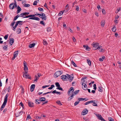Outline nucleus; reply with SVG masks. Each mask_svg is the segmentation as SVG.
<instances>
[{
  "label": "nucleus",
  "instance_id": "obj_1",
  "mask_svg": "<svg viewBox=\"0 0 121 121\" xmlns=\"http://www.w3.org/2000/svg\"><path fill=\"white\" fill-rule=\"evenodd\" d=\"M91 45L95 48L94 50H95L97 49L99 50L102 47V46L99 45V43L96 42H93L92 43Z\"/></svg>",
  "mask_w": 121,
  "mask_h": 121
},
{
  "label": "nucleus",
  "instance_id": "obj_2",
  "mask_svg": "<svg viewBox=\"0 0 121 121\" xmlns=\"http://www.w3.org/2000/svg\"><path fill=\"white\" fill-rule=\"evenodd\" d=\"M24 65V72H25L26 73H27L28 72V64L25 61L23 62Z\"/></svg>",
  "mask_w": 121,
  "mask_h": 121
},
{
  "label": "nucleus",
  "instance_id": "obj_3",
  "mask_svg": "<svg viewBox=\"0 0 121 121\" xmlns=\"http://www.w3.org/2000/svg\"><path fill=\"white\" fill-rule=\"evenodd\" d=\"M63 73L62 71H58L56 72L54 75V76L55 78H57L58 76L60 75Z\"/></svg>",
  "mask_w": 121,
  "mask_h": 121
},
{
  "label": "nucleus",
  "instance_id": "obj_4",
  "mask_svg": "<svg viewBox=\"0 0 121 121\" xmlns=\"http://www.w3.org/2000/svg\"><path fill=\"white\" fill-rule=\"evenodd\" d=\"M41 16H39V17L42 18V20H45L47 19V17L45 14L44 13H42L41 14Z\"/></svg>",
  "mask_w": 121,
  "mask_h": 121
},
{
  "label": "nucleus",
  "instance_id": "obj_5",
  "mask_svg": "<svg viewBox=\"0 0 121 121\" xmlns=\"http://www.w3.org/2000/svg\"><path fill=\"white\" fill-rule=\"evenodd\" d=\"M28 72L27 73H26L25 72H24V73L23 74V77L25 78L26 79H31V77L30 76V75L27 74Z\"/></svg>",
  "mask_w": 121,
  "mask_h": 121
},
{
  "label": "nucleus",
  "instance_id": "obj_6",
  "mask_svg": "<svg viewBox=\"0 0 121 121\" xmlns=\"http://www.w3.org/2000/svg\"><path fill=\"white\" fill-rule=\"evenodd\" d=\"M22 22V21H18L16 23V24L15 26L14 27H13V28L12 29L14 31H15L16 30V28L18 26V25L20 22Z\"/></svg>",
  "mask_w": 121,
  "mask_h": 121
},
{
  "label": "nucleus",
  "instance_id": "obj_7",
  "mask_svg": "<svg viewBox=\"0 0 121 121\" xmlns=\"http://www.w3.org/2000/svg\"><path fill=\"white\" fill-rule=\"evenodd\" d=\"M18 53V51H15L14 53L13 56L12 58V60H14L15 59V58L17 56Z\"/></svg>",
  "mask_w": 121,
  "mask_h": 121
},
{
  "label": "nucleus",
  "instance_id": "obj_8",
  "mask_svg": "<svg viewBox=\"0 0 121 121\" xmlns=\"http://www.w3.org/2000/svg\"><path fill=\"white\" fill-rule=\"evenodd\" d=\"M88 112V110L87 109L85 108L83 110L82 112V114L83 115H86Z\"/></svg>",
  "mask_w": 121,
  "mask_h": 121
},
{
  "label": "nucleus",
  "instance_id": "obj_9",
  "mask_svg": "<svg viewBox=\"0 0 121 121\" xmlns=\"http://www.w3.org/2000/svg\"><path fill=\"white\" fill-rule=\"evenodd\" d=\"M67 75L68 76V78L69 79V81L71 82L73 78V77L71 76V75H69L68 74H67Z\"/></svg>",
  "mask_w": 121,
  "mask_h": 121
},
{
  "label": "nucleus",
  "instance_id": "obj_10",
  "mask_svg": "<svg viewBox=\"0 0 121 121\" xmlns=\"http://www.w3.org/2000/svg\"><path fill=\"white\" fill-rule=\"evenodd\" d=\"M67 78H68L67 75L66 76L65 75H63L61 77V79L63 80V81H66Z\"/></svg>",
  "mask_w": 121,
  "mask_h": 121
},
{
  "label": "nucleus",
  "instance_id": "obj_11",
  "mask_svg": "<svg viewBox=\"0 0 121 121\" xmlns=\"http://www.w3.org/2000/svg\"><path fill=\"white\" fill-rule=\"evenodd\" d=\"M74 89L73 88V87H71L68 90V94H70V92H71V93H72L74 91Z\"/></svg>",
  "mask_w": 121,
  "mask_h": 121
},
{
  "label": "nucleus",
  "instance_id": "obj_12",
  "mask_svg": "<svg viewBox=\"0 0 121 121\" xmlns=\"http://www.w3.org/2000/svg\"><path fill=\"white\" fill-rule=\"evenodd\" d=\"M22 113L23 112L22 111L16 112L15 113V116L16 117H18L20 115H22Z\"/></svg>",
  "mask_w": 121,
  "mask_h": 121
},
{
  "label": "nucleus",
  "instance_id": "obj_13",
  "mask_svg": "<svg viewBox=\"0 0 121 121\" xmlns=\"http://www.w3.org/2000/svg\"><path fill=\"white\" fill-rule=\"evenodd\" d=\"M9 96V94H6V95H5V96L4 97V102L7 103L8 100V97Z\"/></svg>",
  "mask_w": 121,
  "mask_h": 121
},
{
  "label": "nucleus",
  "instance_id": "obj_14",
  "mask_svg": "<svg viewBox=\"0 0 121 121\" xmlns=\"http://www.w3.org/2000/svg\"><path fill=\"white\" fill-rule=\"evenodd\" d=\"M82 88L83 89L85 90H86L87 89V86L86 85V84H82Z\"/></svg>",
  "mask_w": 121,
  "mask_h": 121
},
{
  "label": "nucleus",
  "instance_id": "obj_15",
  "mask_svg": "<svg viewBox=\"0 0 121 121\" xmlns=\"http://www.w3.org/2000/svg\"><path fill=\"white\" fill-rule=\"evenodd\" d=\"M28 19H32L37 21H39L40 19L38 17H34V18H30Z\"/></svg>",
  "mask_w": 121,
  "mask_h": 121
},
{
  "label": "nucleus",
  "instance_id": "obj_16",
  "mask_svg": "<svg viewBox=\"0 0 121 121\" xmlns=\"http://www.w3.org/2000/svg\"><path fill=\"white\" fill-rule=\"evenodd\" d=\"M35 84L32 85L30 86V90L31 92L33 91L35 88Z\"/></svg>",
  "mask_w": 121,
  "mask_h": 121
},
{
  "label": "nucleus",
  "instance_id": "obj_17",
  "mask_svg": "<svg viewBox=\"0 0 121 121\" xmlns=\"http://www.w3.org/2000/svg\"><path fill=\"white\" fill-rule=\"evenodd\" d=\"M9 8L11 9H13L14 7V6L13 3H11L9 6Z\"/></svg>",
  "mask_w": 121,
  "mask_h": 121
},
{
  "label": "nucleus",
  "instance_id": "obj_18",
  "mask_svg": "<svg viewBox=\"0 0 121 121\" xmlns=\"http://www.w3.org/2000/svg\"><path fill=\"white\" fill-rule=\"evenodd\" d=\"M17 10L16 13L17 14H18L21 11L22 9L19 5H18L17 8Z\"/></svg>",
  "mask_w": 121,
  "mask_h": 121
},
{
  "label": "nucleus",
  "instance_id": "obj_19",
  "mask_svg": "<svg viewBox=\"0 0 121 121\" xmlns=\"http://www.w3.org/2000/svg\"><path fill=\"white\" fill-rule=\"evenodd\" d=\"M14 39L13 38H11L10 39V40L9 41V43L10 44V45H12L14 42Z\"/></svg>",
  "mask_w": 121,
  "mask_h": 121
},
{
  "label": "nucleus",
  "instance_id": "obj_20",
  "mask_svg": "<svg viewBox=\"0 0 121 121\" xmlns=\"http://www.w3.org/2000/svg\"><path fill=\"white\" fill-rule=\"evenodd\" d=\"M83 47L84 48H86V50L89 51L90 49V48L88 46L84 45H83Z\"/></svg>",
  "mask_w": 121,
  "mask_h": 121
},
{
  "label": "nucleus",
  "instance_id": "obj_21",
  "mask_svg": "<svg viewBox=\"0 0 121 121\" xmlns=\"http://www.w3.org/2000/svg\"><path fill=\"white\" fill-rule=\"evenodd\" d=\"M28 105L30 107H33L34 106V104L32 102H28Z\"/></svg>",
  "mask_w": 121,
  "mask_h": 121
},
{
  "label": "nucleus",
  "instance_id": "obj_22",
  "mask_svg": "<svg viewBox=\"0 0 121 121\" xmlns=\"http://www.w3.org/2000/svg\"><path fill=\"white\" fill-rule=\"evenodd\" d=\"M52 93L53 94H55V93H56L57 94L59 95L61 94V93L60 92L56 91V90L53 91L52 92Z\"/></svg>",
  "mask_w": 121,
  "mask_h": 121
},
{
  "label": "nucleus",
  "instance_id": "obj_23",
  "mask_svg": "<svg viewBox=\"0 0 121 121\" xmlns=\"http://www.w3.org/2000/svg\"><path fill=\"white\" fill-rule=\"evenodd\" d=\"M105 23V21L104 20H102L101 22V26L103 27Z\"/></svg>",
  "mask_w": 121,
  "mask_h": 121
},
{
  "label": "nucleus",
  "instance_id": "obj_24",
  "mask_svg": "<svg viewBox=\"0 0 121 121\" xmlns=\"http://www.w3.org/2000/svg\"><path fill=\"white\" fill-rule=\"evenodd\" d=\"M103 88L101 87H98V90L100 92H102L103 91Z\"/></svg>",
  "mask_w": 121,
  "mask_h": 121
},
{
  "label": "nucleus",
  "instance_id": "obj_25",
  "mask_svg": "<svg viewBox=\"0 0 121 121\" xmlns=\"http://www.w3.org/2000/svg\"><path fill=\"white\" fill-rule=\"evenodd\" d=\"M65 10H63V11H61L58 14V16H61L63 14V13L65 11Z\"/></svg>",
  "mask_w": 121,
  "mask_h": 121
},
{
  "label": "nucleus",
  "instance_id": "obj_26",
  "mask_svg": "<svg viewBox=\"0 0 121 121\" xmlns=\"http://www.w3.org/2000/svg\"><path fill=\"white\" fill-rule=\"evenodd\" d=\"M46 99L44 97H41L39 99V101H43L45 100Z\"/></svg>",
  "mask_w": 121,
  "mask_h": 121
},
{
  "label": "nucleus",
  "instance_id": "obj_27",
  "mask_svg": "<svg viewBox=\"0 0 121 121\" xmlns=\"http://www.w3.org/2000/svg\"><path fill=\"white\" fill-rule=\"evenodd\" d=\"M39 78L38 76L37 75H35V79L34 80V81L35 82L36 81V82H37V80L39 79Z\"/></svg>",
  "mask_w": 121,
  "mask_h": 121
},
{
  "label": "nucleus",
  "instance_id": "obj_28",
  "mask_svg": "<svg viewBox=\"0 0 121 121\" xmlns=\"http://www.w3.org/2000/svg\"><path fill=\"white\" fill-rule=\"evenodd\" d=\"M35 45V43H34L30 44L29 46L30 48H31L34 47Z\"/></svg>",
  "mask_w": 121,
  "mask_h": 121
},
{
  "label": "nucleus",
  "instance_id": "obj_29",
  "mask_svg": "<svg viewBox=\"0 0 121 121\" xmlns=\"http://www.w3.org/2000/svg\"><path fill=\"white\" fill-rule=\"evenodd\" d=\"M105 58V57L104 56H103L102 58H100L99 59V60L100 61H102Z\"/></svg>",
  "mask_w": 121,
  "mask_h": 121
},
{
  "label": "nucleus",
  "instance_id": "obj_30",
  "mask_svg": "<svg viewBox=\"0 0 121 121\" xmlns=\"http://www.w3.org/2000/svg\"><path fill=\"white\" fill-rule=\"evenodd\" d=\"M35 103L37 104H39L40 103L39 102L40 101L38 99H35Z\"/></svg>",
  "mask_w": 121,
  "mask_h": 121
},
{
  "label": "nucleus",
  "instance_id": "obj_31",
  "mask_svg": "<svg viewBox=\"0 0 121 121\" xmlns=\"http://www.w3.org/2000/svg\"><path fill=\"white\" fill-rule=\"evenodd\" d=\"M56 103L60 106H61L62 105V104L61 102L59 100H58L56 101Z\"/></svg>",
  "mask_w": 121,
  "mask_h": 121
},
{
  "label": "nucleus",
  "instance_id": "obj_32",
  "mask_svg": "<svg viewBox=\"0 0 121 121\" xmlns=\"http://www.w3.org/2000/svg\"><path fill=\"white\" fill-rule=\"evenodd\" d=\"M23 5L25 7H30V5L28 4H25V3L23 4Z\"/></svg>",
  "mask_w": 121,
  "mask_h": 121
},
{
  "label": "nucleus",
  "instance_id": "obj_33",
  "mask_svg": "<svg viewBox=\"0 0 121 121\" xmlns=\"http://www.w3.org/2000/svg\"><path fill=\"white\" fill-rule=\"evenodd\" d=\"M116 30V28L115 26L113 27L112 29V31L114 32H115Z\"/></svg>",
  "mask_w": 121,
  "mask_h": 121
},
{
  "label": "nucleus",
  "instance_id": "obj_34",
  "mask_svg": "<svg viewBox=\"0 0 121 121\" xmlns=\"http://www.w3.org/2000/svg\"><path fill=\"white\" fill-rule=\"evenodd\" d=\"M87 63L88 65H90L91 66V61L89 59H87Z\"/></svg>",
  "mask_w": 121,
  "mask_h": 121
},
{
  "label": "nucleus",
  "instance_id": "obj_35",
  "mask_svg": "<svg viewBox=\"0 0 121 121\" xmlns=\"http://www.w3.org/2000/svg\"><path fill=\"white\" fill-rule=\"evenodd\" d=\"M6 103H7L4 102L3 104L2 105L1 107L4 108L5 106Z\"/></svg>",
  "mask_w": 121,
  "mask_h": 121
},
{
  "label": "nucleus",
  "instance_id": "obj_36",
  "mask_svg": "<svg viewBox=\"0 0 121 121\" xmlns=\"http://www.w3.org/2000/svg\"><path fill=\"white\" fill-rule=\"evenodd\" d=\"M43 43L44 45H46L48 43L46 41L45 39H43Z\"/></svg>",
  "mask_w": 121,
  "mask_h": 121
},
{
  "label": "nucleus",
  "instance_id": "obj_37",
  "mask_svg": "<svg viewBox=\"0 0 121 121\" xmlns=\"http://www.w3.org/2000/svg\"><path fill=\"white\" fill-rule=\"evenodd\" d=\"M19 16H20L19 15H17L16 16L14 17L13 20L15 21L16 20Z\"/></svg>",
  "mask_w": 121,
  "mask_h": 121
},
{
  "label": "nucleus",
  "instance_id": "obj_38",
  "mask_svg": "<svg viewBox=\"0 0 121 121\" xmlns=\"http://www.w3.org/2000/svg\"><path fill=\"white\" fill-rule=\"evenodd\" d=\"M79 91V90H77L75 91L73 93L75 95L78 93Z\"/></svg>",
  "mask_w": 121,
  "mask_h": 121
},
{
  "label": "nucleus",
  "instance_id": "obj_39",
  "mask_svg": "<svg viewBox=\"0 0 121 121\" xmlns=\"http://www.w3.org/2000/svg\"><path fill=\"white\" fill-rule=\"evenodd\" d=\"M38 9L39 11H41V12L42 13H43V9L42 8H41L40 7H39L38 8Z\"/></svg>",
  "mask_w": 121,
  "mask_h": 121
},
{
  "label": "nucleus",
  "instance_id": "obj_40",
  "mask_svg": "<svg viewBox=\"0 0 121 121\" xmlns=\"http://www.w3.org/2000/svg\"><path fill=\"white\" fill-rule=\"evenodd\" d=\"M4 46L3 47V49L5 50H6V49L8 47V45H4Z\"/></svg>",
  "mask_w": 121,
  "mask_h": 121
},
{
  "label": "nucleus",
  "instance_id": "obj_41",
  "mask_svg": "<svg viewBox=\"0 0 121 121\" xmlns=\"http://www.w3.org/2000/svg\"><path fill=\"white\" fill-rule=\"evenodd\" d=\"M55 86L54 85H51V87H49L48 88V89H52L53 87H54Z\"/></svg>",
  "mask_w": 121,
  "mask_h": 121
},
{
  "label": "nucleus",
  "instance_id": "obj_42",
  "mask_svg": "<svg viewBox=\"0 0 121 121\" xmlns=\"http://www.w3.org/2000/svg\"><path fill=\"white\" fill-rule=\"evenodd\" d=\"M55 85H56V86L57 87H58L60 86V85L59 83L58 82L56 83H55Z\"/></svg>",
  "mask_w": 121,
  "mask_h": 121
},
{
  "label": "nucleus",
  "instance_id": "obj_43",
  "mask_svg": "<svg viewBox=\"0 0 121 121\" xmlns=\"http://www.w3.org/2000/svg\"><path fill=\"white\" fill-rule=\"evenodd\" d=\"M32 16V15H28L27 16H23V18H28V17H30V16Z\"/></svg>",
  "mask_w": 121,
  "mask_h": 121
},
{
  "label": "nucleus",
  "instance_id": "obj_44",
  "mask_svg": "<svg viewBox=\"0 0 121 121\" xmlns=\"http://www.w3.org/2000/svg\"><path fill=\"white\" fill-rule=\"evenodd\" d=\"M108 119L110 121H114V119L110 117H108Z\"/></svg>",
  "mask_w": 121,
  "mask_h": 121
},
{
  "label": "nucleus",
  "instance_id": "obj_45",
  "mask_svg": "<svg viewBox=\"0 0 121 121\" xmlns=\"http://www.w3.org/2000/svg\"><path fill=\"white\" fill-rule=\"evenodd\" d=\"M93 105L94 106H97V104L95 102H94L93 101Z\"/></svg>",
  "mask_w": 121,
  "mask_h": 121
},
{
  "label": "nucleus",
  "instance_id": "obj_46",
  "mask_svg": "<svg viewBox=\"0 0 121 121\" xmlns=\"http://www.w3.org/2000/svg\"><path fill=\"white\" fill-rule=\"evenodd\" d=\"M29 14V13L28 12L26 13H23V16H26L28 15Z\"/></svg>",
  "mask_w": 121,
  "mask_h": 121
},
{
  "label": "nucleus",
  "instance_id": "obj_47",
  "mask_svg": "<svg viewBox=\"0 0 121 121\" xmlns=\"http://www.w3.org/2000/svg\"><path fill=\"white\" fill-rule=\"evenodd\" d=\"M15 22L13 21L12 22V23L11 24L10 26H12V28L13 27V26L14 24L15 23Z\"/></svg>",
  "mask_w": 121,
  "mask_h": 121
},
{
  "label": "nucleus",
  "instance_id": "obj_48",
  "mask_svg": "<svg viewBox=\"0 0 121 121\" xmlns=\"http://www.w3.org/2000/svg\"><path fill=\"white\" fill-rule=\"evenodd\" d=\"M72 63L73 65L75 67H77L75 63L73 61H72Z\"/></svg>",
  "mask_w": 121,
  "mask_h": 121
},
{
  "label": "nucleus",
  "instance_id": "obj_49",
  "mask_svg": "<svg viewBox=\"0 0 121 121\" xmlns=\"http://www.w3.org/2000/svg\"><path fill=\"white\" fill-rule=\"evenodd\" d=\"M78 100H79V101H83L85 100V99H84V98H79L78 99Z\"/></svg>",
  "mask_w": 121,
  "mask_h": 121
},
{
  "label": "nucleus",
  "instance_id": "obj_50",
  "mask_svg": "<svg viewBox=\"0 0 121 121\" xmlns=\"http://www.w3.org/2000/svg\"><path fill=\"white\" fill-rule=\"evenodd\" d=\"M79 101H76L75 102L74 104V105L75 106L78 104L79 103Z\"/></svg>",
  "mask_w": 121,
  "mask_h": 121
},
{
  "label": "nucleus",
  "instance_id": "obj_51",
  "mask_svg": "<svg viewBox=\"0 0 121 121\" xmlns=\"http://www.w3.org/2000/svg\"><path fill=\"white\" fill-rule=\"evenodd\" d=\"M37 1H35L33 3V5H36L37 4Z\"/></svg>",
  "mask_w": 121,
  "mask_h": 121
},
{
  "label": "nucleus",
  "instance_id": "obj_52",
  "mask_svg": "<svg viewBox=\"0 0 121 121\" xmlns=\"http://www.w3.org/2000/svg\"><path fill=\"white\" fill-rule=\"evenodd\" d=\"M56 89H58L60 90H61L62 91H63V89L60 86L58 87H57Z\"/></svg>",
  "mask_w": 121,
  "mask_h": 121
},
{
  "label": "nucleus",
  "instance_id": "obj_53",
  "mask_svg": "<svg viewBox=\"0 0 121 121\" xmlns=\"http://www.w3.org/2000/svg\"><path fill=\"white\" fill-rule=\"evenodd\" d=\"M40 23L41 24L44 25V22L43 21H40Z\"/></svg>",
  "mask_w": 121,
  "mask_h": 121
},
{
  "label": "nucleus",
  "instance_id": "obj_54",
  "mask_svg": "<svg viewBox=\"0 0 121 121\" xmlns=\"http://www.w3.org/2000/svg\"><path fill=\"white\" fill-rule=\"evenodd\" d=\"M51 30V28L50 27L48 28L47 29V30L48 32L50 31Z\"/></svg>",
  "mask_w": 121,
  "mask_h": 121
},
{
  "label": "nucleus",
  "instance_id": "obj_55",
  "mask_svg": "<svg viewBox=\"0 0 121 121\" xmlns=\"http://www.w3.org/2000/svg\"><path fill=\"white\" fill-rule=\"evenodd\" d=\"M99 49V51L100 52H104V51L103 50V49L102 48H101Z\"/></svg>",
  "mask_w": 121,
  "mask_h": 121
},
{
  "label": "nucleus",
  "instance_id": "obj_56",
  "mask_svg": "<svg viewBox=\"0 0 121 121\" xmlns=\"http://www.w3.org/2000/svg\"><path fill=\"white\" fill-rule=\"evenodd\" d=\"M76 10L78 11L79 10V9L78 6H76Z\"/></svg>",
  "mask_w": 121,
  "mask_h": 121
},
{
  "label": "nucleus",
  "instance_id": "obj_57",
  "mask_svg": "<svg viewBox=\"0 0 121 121\" xmlns=\"http://www.w3.org/2000/svg\"><path fill=\"white\" fill-rule=\"evenodd\" d=\"M87 83V81H86L84 80L83 81V82L82 84H86Z\"/></svg>",
  "mask_w": 121,
  "mask_h": 121
},
{
  "label": "nucleus",
  "instance_id": "obj_58",
  "mask_svg": "<svg viewBox=\"0 0 121 121\" xmlns=\"http://www.w3.org/2000/svg\"><path fill=\"white\" fill-rule=\"evenodd\" d=\"M41 116H37L36 117V118L37 119H40L41 118Z\"/></svg>",
  "mask_w": 121,
  "mask_h": 121
},
{
  "label": "nucleus",
  "instance_id": "obj_59",
  "mask_svg": "<svg viewBox=\"0 0 121 121\" xmlns=\"http://www.w3.org/2000/svg\"><path fill=\"white\" fill-rule=\"evenodd\" d=\"M49 86V85H45L43 86H42V88L43 89Z\"/></svg>",
  "mask_w": 121,
  "mask_h": 121
},
{
  "label": "nucleus",
  "instance_id": "obj_60",
  "mask_svg": "<svg viewBox=\"0 0 121 121\" xmlns=\"http://www.w3.org/2000/svg\"><path fill=\"white\" fill-rule=\"evenodd\" d=\"M27 119H31V118L29 115H28L27 117Z\"/></svg>",
  "mask_w": 121,
  "mask_h": 121
},
{
  "label": "nucleus",
  "instance_id": "obj_61",
  "mask_svg": "<svg viewBox=\"0 0 121 121\" xmlns=\"http://www.w3.org/2000/svg\"><path fill=\"white\" fill-rule=\"evenodd\" d=\"M8 37V35H5V36L4 37V38L5 39H6Z\"/></svg>",
  "mask_w": 121,
  "mask_h": 121
},
{
  "label": "nucleus",
  "instance_id": "obj_62",
  "mask_svg": "<svg viewBox=\"0 0 121 121\" xmlns=\"http://www.w3.org/2000/svg\"><path fill=\"white\" fill-rule=\"evenodd\" d=\"M114 22L117 23H118V20L117 19L115 18V20L114 21Z\"/></svg>",
  "mask_w": 121,
  "mask_h": 121
},
{
  "label": "nucleus",
  "instance_id": "obj_63",
  "mask_svg": "<svg viewBox=\"0 0 121 121\" xmlns=\"http://www.w3.org/2000/svg\"><path fill=\"white\" fill-rule=\"evenodd\" d=\"M2 40V38H1L0 37V43L2 44L3 43V41H1Z\"/></svg>",
  "mask_w": 121,
  "mask_h": 121
},
{
  "label": "nucleus",
  "instance_id": "obj_64",
  "mask_svg": "<svg viewBox=\"0 0 121 121\" xmlns=\"http://www.w3.org/2000/svg\"><path fill=\"white\" fill-rule=\"evenodd\" d=\"M83 11L85 13H87L86 10L85 9H83Z\"/></svg>",
  "mask_w": 121,
  "mask_h": 121
}]
</instances>
